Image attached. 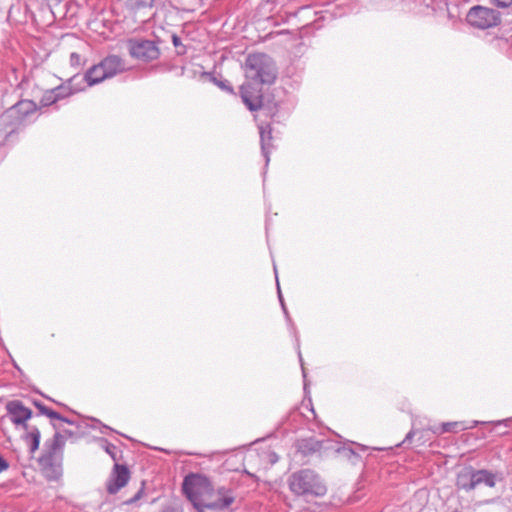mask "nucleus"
Returning <instances> with one entry per match:
<instances>
[{
    "mask_svg": "<svg viewBox=\"0 0 512 512\" xmlns=\"http://www.w3.org/2000/svg\"><path fill=\"white\" fill-rule=\"evenodd\" d=\"M246 81L240 86V97L246 107L254 112L263 107L261 85H271L277 78V66L265 53L249 54L244 63Z\"/></svg>",
    "mask_w": 512,
    "mask_h": 512,
    "instance_id": "f257e3e1",
    "label": "nucleus"
},
{
    "mask_svg": "<svg viewBox=\"0 0 512 512\" xmlns=\"http://www.w3.org/2000/svg\"><path fill=\"white\" fill-rule=\"evenodd\" d=\"M56 430L52 439L44 443V451L39 457V465L48 480H58L62 475L64 435L59 432V427L52 423Z\"/></svg>",
    "mask_w": 512,
    "mask_h": 512,
    "instance_id": "f03ea898",
    "label": "nucleus"
},
{
    "mask_svg": "<svg viewBox=\"0 0 512 512\" xmlns=\"http://www.w3.org/2000/svg\"><path fill=\"white\" fill-rule=\"evenodd\" d=\"M290 491L305 501L323 497L327 493V487L321 477L311 469H301L292 473L288 478Z\"/></svg>",
    "mask_w": 512,
    "mask_h": 512,
    "instance_id": "7ed1b4c3",
    "label": "nucleus"
},
{
    "mask_svg": "<svg viewBox=\"0 0 512 512\" xmlns=\"http://www.w3.org/2000/svg\"><path fill=\"white\" fill-rule=\"evenodd\" d=\"M182 490L197 512H204L209 498L214 497L210 479L200 473H189L184 477Z\"/></svg>",
    "mask_w": 512,
    "mask_h": 512,
    "instance_id": "20e7f679",
    "label": "nucleus"
},
{
    "mask_svg": "<svg viewBox=\"0 0 512 512\" xmlns=\"http://www.w3.org/2000/svg\"><path fill=\"white\" fill-rule=\"evenodd\" d=\"M104 449L106 453L115 461L110 477L107 481L106 489L109 494H116L123 488L130 479V471L127 465L117 463V447L114 444L104 440Z\"/></svg>",
    "mask_w": 512,
    "mask_h": 512,
    "instance_id": "39448f33",
    "label": "nucleus"
},
{
    "mask_svg": "<svg viewBox=\"0 0 512 512\" xmlns=\"http://www.w3.org/2000/svg\"><path fill=\"white\" fill-rule=\"evenodd\" d=\"M466 20L472 27L482 30L495 27L501 22L498 11L481 5L470 8Z\"/></svg>",
    "mask_w": 512,
    "mask_h": 512,
    "instance_id": "423d86ee",
    "label": "nucleus"
},
{
    "mask_svg": "<svg viewBox=\"0 0 512 512\" xmlns=\"http://www.w3.org/2000/svg\"><path fill=\"white\" fill-rule=\"evenodd\" d=\"M127 48L132 58L146 63L157 60L160 56V49L157 44L144 38L129 39Z\"/></svg>",
    "mask_w": 512,
    "mask_h": 512,
    "instance_id": "0eeeda50",
    "label": "nucleus"
},
{
    "mask_svg": "<svg viewBox=\"0 0 512 512\" xmlns=\"http://www.w3.org/2000/svg\"><path fill=\"white\" fill-rule=\"evenodd\" d=\"M485 484L488 487L495 486V475L488 470H476L459 476L458 485L460 488L470 491L478 485Z\"/></svg>",
    "mask_w": 512,
    "mask_h": 512,
    "instance_id": "6e6552de",
    "label": "nucleus"
},
{
    "mask_svg": "<svg viewBox=\"0 0 512 512\" xmlns=\"http://www.w3.org/2000/svg\"><path fill=\"white\" fill-rule=\"evenodd\" d=\"M235 499V491L232 488L220 486L216 489L214 488V497L209 498L205 509L211 511L227 510L235 502Z\"/></svg>",
    "mask_w": 512,
    "mask_h": 512,
    "instance_id": "1a4fd4ad",
    "label": "nucleus"
},
{
    "mask_svg": "<svg viewBox=\"0 0 512 512\" xmlns=\"http://www.w3.org/2000/svg\"><path fill=\"white\" fill-rule=\"evenodd\" d=\"M6 410L13 424L28 430L30 426L27 424V420L33 414L28 407L24 406L20 400H12L6 404Z\"/></svg>",
    "mask_w": 512,
    "mask_h": 512,
    "instance_id": "9d476101",
    "label": "nucleus"
},
{
    "mask_svg": "<svg viewBox=\"0 0 512 512\" xmlns=\"http://www.w3.org/2000/svg\"><path fill=\"white\" fill-rule=\"evenodd\" d=\"M328 440H319L314 437L303 438L297 441L296 447L298 452L304 456H310L322 449H327Z\"/></svg>",
    "mask_w": 512,
    "mask_h": 512,
    "instance_id": "9b49d317",
    "label": "nucleus"
},
{
    "mask_svg": "<svg viewBox=\"0 0 512 512\" xmlns=\"http://www.w3.org/2000/svg\"><path fill=\"white\" fill-rule=\"evenodd\" d=\"M98 64L104 70L105 74H107V78H112L125 69L123 60L117 55H109Z\"/></svg>",
    "mask_w": 512,
    "mask_h": 512,
    "instance_id": "f8f14e48",
    "label": "nucleus"
},
{
    "mask_svg": "<svg viewBox=\"0 0 512 512\" xmlns=\"http://www.w3.org/2000/svg\"><path fill=\"white\" fill-rule=\"evenodd\" d=\"M37 109V105L32 100H21L13 105L8 113L11 116H17L19 121H22L24 118L34 113Z\"/></svg>",
    "mask_w": 512,
    "mask_h": 512,
    "instance_id": "ddd939ff",
    "label": "nucleus"
},
{
    "mask_svg": "<svg viewBox=\"0 0 512 512\" xmlns=\"http://www.w3.org/2000/svg\"><path fill=\"white\" fill-rule=\"evenodd\" d=\"M76 79L77 76H73L70 79H68L65 83L53 88L55 95H57L58 101L68 98L82 90L81 87L74 86V82L76 81Z\"/></svg>",
    "mask_w": 512,
    "mask_h": 512,
    "instance_id": "4468645a",
    "label": "nucleus"
},
{
    "mask_svg": "<svg viewBox=\"0 0 512 512\" xmlns=\"http://www.w3.org/2000/svg\"><path fill=\"white\" fill-rule=\"evenodd\" d=\"M106 79H108L107 74H105L104 70L99 66V64L90 67L83 77V80L87 83L88 86H94Z\"/></svg>",
    "mask_w": 512,
    "mask_h": 512,
    "instance_id": "2eb2a0df",
    "label": "nucleus"
},
{
    "mask_svg": "<svg viewBox=\"0 0 512 512\" xmlns=\"http://www.w3.org/2000/svg\"><path fill=\"white\" fill-rule=\"evenodd\" d=\"M260 144H261V151L266 159V163L269 162V153L271 149V140H272V129L270 125H267L266 127L260 126Z\"/></svg>",
    "mask_w": 512,
    "mask_h": 512,
    "instance_id": "dca6fc26",
    "label": "nucleus"
},
{
    "mask_svg": "<svg viewBox=\"0 0 512 512\" xmlns=\"http://www.w3.org/2000/svg\"><path fill=\"white\" fill-rule=\"evenodd\" d=\"M23 440L29 444V451L34 454L38 450L40 444L41 433L38 427L30 426L22 436Z\"/></svg>",
    "mask_w": 512,
    "mask_h": 512,
    "instance_id": "f3484780",
    "label": "nucleus"
},
{
    "mask_svg": "<svg viewBox=\"0 0 512 512\" xmlns=\"http://www.w3.org/2000/svg\"><path fill=\"white\" fill-rule=\"evenodd\" d=\"M56 102H58V98L53 89L46 90L40 99V104L43 107L53 105Z\"/></svg>",
    "mask_w": 512,
    "mask_h": 512,
    "instance_id": "a211bd4d",
    "label": "nucleus"
},
{
    "mask_svg": "<svg viewBox=\"0 0 512 512\" xmlns=\"http://www.w3.org/2000/svg\"><path fill=\"white\" fill-rule=\"evenodd\" d=\"M464 429H466V427L462 422H447L442 424L440 433L458 432Z\"/></svg>",
    "mask_w": 512,
    "mask_h": 512,
    "instance_id": "6ab92c4d",
    "label": "nucleus"
},
{
    "mask_svg": "<svg viewBox=\"0 0 512 512\" xmlns=\"http://www.w3.org/2000/svg\"><path fill=\"white\" fill-rule=\"evenodd\" d=\"M154 0H129V5L134 10L152 7Z\"/></svg>",
    "mask_w": 512,
    "mask_h": 512,
    "instance_id": "aec40b11",
    "label": "nucleus"
},
{
    "mask_svg": "<svg viewBox=\"0 0 512 512\" xmlns=\"http://www.w3.org/2000/svg\"><path fill=\"white\" fill-rule=\"evenodd\" d=\"M213 82L222 90L235 95L234 89L231 86L230 82L227 80H217L216 78H213Z\"/></svg>",
    "mask_w": 512,
    "mask_h": 512,
    "instance_id": "412c9836",
    "label": "nucleus"
},
{
    "mask_svg": "<svg viewBox=\"0 0 512 512\" xmlns=\"http://www.w3.org/2000/svg\"><path fill=\"white\" fill-rule=\"evenodd\" d=\"M336 452L347 459L358 457L357 453L352 448L346 446L337 448Z\"/></svg>",
    "mask_w": 512,
    "mask_h": 512,
    "instance_id": "4be33fe9",
    "label": "nucleus"
},
{
    "mask_svg": "<svg viewBox=\"0 0 512 512\" xmlns=\"http://www.w3.org/2000/svg\"><path fill=\"white\" fill-rule=\"evenodd\" d=\"M172 43H173V45H174V47H175V48H177V49H178V48H180V49L177 51V53H178L179 55H182V54H184V53H185V47H184V45L182 44L180 37H179V36H177L176 34H173V35H172Z\"/></svg>",
    "mask_w": 512,
    "mask_h": 512,
    "instance_id": "5701e85b",
    "label": "nucleus"
},
{
    "mask_svg": "<svg viewBox=\"0 0 512 512\" xmlns=\"http://www.w3.org/2000/svg\"><path fill=\"white\" fill-rule=\"evenodd\" d=\"M490 2L499 8H508L512 6V0H490Z\"/></svg>",
    "mask_w": 512,
    "mask_h": 512,
    "instance_id": "b1692460",
    "label": "nucleus"
},
{
    "mask_svg": "<svg viewBox=\"0 0 512 512\" xmlns=\"http://www.w3.org/2000/svg\"><path fill=\"white\" fill-rule=\"evenodd\" d=\"M33 404L34 406L39 410L40 414L41 415H45L47 414V412L49 411L50 408H48L47 406H45L42 402L38 401V400H34L33 401Z\"/></svg>",
    "mask_w": 512,
    "mask_h": 512,
    "instance_id": "393cba45",
    "label": "nucleus"
},
{
    "mask_svg": "<svg viewBox=\"0 0 512 512\" xmlns=\"http://www.w3.org/2000/svg\"><path fill=\"white\" fill-rule=\"evenodd\" d=\"M70 63L72 66L79 67L81 65V56L76 52L71 53Z\"/></svg>",
    "mask_w": 512,
    "mask_h": 512,
    "instance_id": "a878e982",
    "label": "nucleus"
},
{
    "mask_svg": "<svg viewBox=\"0 0 512 512\" xmlns=\"http://www.w3.org/2000/svg\"><path fill=\"white\" fill-rule=\"evenodd\" d=\"M46 416L49 417L50 419H56V420H60V421L62 419V415L52 409H49Z\"/></svg>",
    "mask_w": 512,
    "mask_h": 512,
    "instance_id": "bb28decb",
    "label": "nucleus"
},
{
    "mask_svg": "<svg viewBox=\"0 0 512 512\" xmlns=\"http://www.w3.org/2000/svg\"><path fill=\"white\" fill-rule=\"evenodd\" d=\"M414 435H415V431H414V430H411V431L406 435V437H405V439H404L403 443H404V444H405V443H410Z\"/></svg>",
    "mask_w": 512,
    "mask_h": 512,
    "instance_id": "cd10ccee",
    "label": "nucleus"
},
{
    "mask_svg": "<svg viewBox=\"0 0 512 512\" xmlns=\"http://www.w3.org/2000/svg\"><path fill=\"white\" fill-rule=\"evenodd\" d=\"M511 422V420H503V421H497L495 423L496 426H500V425H504V426H508V424Z\"/></svg>",
    "mask_w": 512,
    "mask_h": 512,
    "instance_id": "c85d7f7f",
    "label": "nucleus"
},
{
    "mask_svg": "<svg viewBox=\"0 0 512 512\" xmlns=\"http://www.w3.org/2000/svg\"><path fill=\"white\" fill-rule=\"evenodd\" d=\"M61 421H62V422H65V423H67V424H70V425L74 424V421H73V420H70V419H68V418H66V417H64V416H62Z\"/></svg>",
    "mask_w": 512,
    "mask_h": 512,
    "instance_id": "c756f323",
    "label": "nucleus"
},
{
    "mask_svg": "<svg viewBox=\"0 0 512 512\" xmlns=\"http://www.w3.org/2000/svg\"><path fill=\"white\" fill-rule=\"evenodd\" d=\"M140 494H141V491H139L131 500L130 502H135L136 500H138L140 498Z\"/></svg>",
    "mask_w": 512,
    "mask_h": 512,
    "instance_id": "7c9ffc66",
    "label": "nucleus"
},
{
    "mask_svg": "<svg viewBox=\"0 0 512 512\" xmlns=\"http://www.w3.org/2000/svg\"><path fill=\"white\" fill-rule=\"evenodd\" d=\"M64 434H65L66 436H69V437H70V436H72L74 433H73L72 431H70V430H64Z\"/></svg>",
    "mask_w": 512,
    "mask_h": 512,
    "instance_id": "2f4dec72",
    "label": "nucleus"
},
{
    "mask_svg": "<svg viewBox=\"0 0 512 512\" xmlns=\"http://www.w3.org/2000/svg\"><path fill=\"white\" fill-rule=\"evenodd\" d=\"M278 294H279V299L281 301V304L282 306L284 307V304H283V299H282V295H281V292H280V288L278 287Z\"/></svg>",
    "mask_w": 512,
    "mask_h": 512,
    "instance_id": "473e14b6",
    "label": "nucleus"
},
{
    "mask_svg": "<svg viewBox=\"0 0 512 512\" xmlns=\"http://www.w3.org/2000/svg\"><path fill=\"white\" fill-rule=\"evenodd\" d=\"M357 446H358L361 450H364V449H365V448H364V446H362V445H357Z\"/></svg>",
    "mask_w": 512,
    "mask_h": 512,
    "instance_id": "72a5a7b5",
    "label": "nucleus"
}]
</instances>
